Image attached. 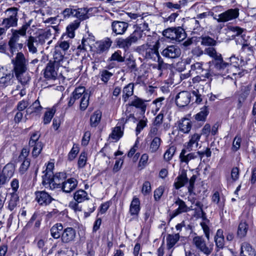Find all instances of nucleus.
Wrapping results in <instances>:
<instances>
[{
    "instance_id": "3c124183",
    "label": "nucleus",
    "mask_w": 256,
    "mask_h": 256,
    "mask_svg": "<svg viewBox=\"0 0 256 256\" xmlns=\"http://www.w3.org/2000/svg\"><path fill=\"white\" fill-rule=\"evenodd\" d=\"M176 151V148L174 146L170 147L165 152L164 155V160L168 162L172 160Z\"/></svg>"
},
{
    "instance_id": "f03ea898",
    "label": "nucleus",
    "mask_w": 256,
    "mask_h": 256,
    "mask_svg": "<svg viewBox=\"0 0 256 256\" xmlns=\"http://www.w3.org/2000/svg\"><path fill=\"white\" fill-rule=\"evenodd\" d=\"M48 38V34L43 33L36 36H30L26 40L28 52L32 54L38 52V48L42 46Z\"/></svg>"
},
{
    "instance_id": "e2e57ef3",
    "label": "nucleus",
    "mask_w": 256,
    "mask_h": 256,
    "mask_svg": "<svg viewBox=\"0 0 256 256\" xmlns=\"http://www.w3.org/2000/svg\"><path fill=\"white\" fill-rule=\"evenodd\" d=\"M147 123V119L146 118L141 120H140V122L137 124V126L136 128V134L138 136L141 130H142L144 127L146 126Z\"/></svg>"
},
{
    "instance_id": "bf43d9fd",
    "label": "nucleus",
    "mask_w": 256,
    "mask_h": 256,
    "mask_svg": "<svg viewBox=\"0 0 256 256\" xmlns=\"http://www.w3.org/2000/svg\"><path fill=\"white\" fill-rule=\"evenodd\" d=\"M110 60L123 62L124 61V57L122 56V52L120 50H117L112 55Z\"/></svg>"
},
{
    "instance_id": "338daca9",
    "label": "nucleus",
    "mask_w": 256,
    "mask_h": 256,
    "mask_svg": "<svg viewBox=\"0 0 256 256\" xmlns=\"http://www.w3.org/2000/svg\"><path fill=\"white\" fill-rule=\"evenodd\" d=\"M196 152L197 153V158H198L199 157L200 160L204 156L209 158L211 156L212 154L210 149L208 148H206V149L204 151H198Z\"/></svg>"
},
{
    "instance_id": "5701e85b",
    "label": "nucleus",
    "mask_w": 256,
    "mask_h": 256,
    "mask_svg": "<svg viewBox=\"0 0 256 256\" xmlns=\"http://www.w3.org/2000/svg\"><path fill=\"white\" fill-rule=\"evenodd\" d=\"M251 90V86L248 85L243 86L242 88V93L240 94L238 98V108H240L242 104L248 98Z\"/></svg>"
},
{
    "instance_id": "f8f14e48",
    "label": "nucleus",
    "mask_w": 256,
    "mask_h": 256,
    "mask_svg": "<svg viewBox=\"0 0 256 256\" xmlns=\"http://www.w3.org/2000/svg\"><path fill=\"white\" fill-rule=\"evenodd\" d=\"M57 68L54 63L50 61L44 69V77L48 80H56L58 76L57 71L56 70Z\"/></svg>"
},
{
    "instance_id": "f704fd0d",
    "label": "nucleus",
    "mask_w": 256,
    "mask_h": 256,
    "mask_svg": "<svg viewBox=\"0 0 256 256\" xmlns=\"http://www.w3.org/2000/svg\"><path fill=\"white\" fill-rule=\"evenodd\" d=\"M102 118V112L100 110L95 111L90 118V125L92 127H96L100 124Z\"/></svg>"
},
{
    "instance_id": "a18cd8bd",
    "label": "nucleus",
    "mask_w": 256,
    "mask_h": 256,
    "mask_svg": "<svg viewBox=\"0 0 256 256\" xmlns=\"http://www.w3.org/2000/svg\"><path fill=\"white\" fill-rule=\"evenodd\" d=\"M10 197L8 202V208L10 210H12L16 207L19 196L16 192H12L10 194Z\"/></svg>"
},
{
    "instance_id": "412c9836",
    "label": "nucleus",
    "mask_w": 256,
    "mask_h": 256,
    "mask_svg": "<svg viewBox=\"0 0 256 256\" xmlns=\"http://www.w3.org/2000/svg\"><path fill=\"white\" fill-rule=\"evenodd\" d=\"M179 158L181 162L188 164L190 160L198 158L197 153L196 152L187 153L186 149H182L180 153Z\"/></svg>"
},
{
    "instance_id": "4d7b16f0",
    "label": "nucleus",
    "mask_w": 256,
    "mask_h": 256,
    "mask_svg": "<svg viewBox=\"0 0 256 256\" xmlns=\"http://www.w3.org/2000/svg\"><path fill=\"white\" fill-rule=\"evenodd\" d=\"M8 46H10V50L12 53L18 50V49H22V44H19L18 42L9 40Z\"/></svg>"
},
{
    "instance_id": "c9c22d12",
    "label": "nucleus",
    "mask_w": 256,
    "mask_h": 256,
    "mask_svg": "<svg viewBox=\"0 0 256 256\" xmlns=\"http://www.w3.org/2000/svg\"><path fill=\"white\" fill-rule=\"evenodd\" d=\"M174 34L175 36H174L173 40L180 42L186 38V32L182 27L178 26L174 28Z\"/></svg>"
},
{
    "instance_id": "49530a36",
    "label": "nucleus",
    "mask_w": 256,
    "mask_h": 256,
    "mask_svg": "<svg viewBox=\"0 0 256 256\" xmlns=\"http://www.w3.org/2000/svg\"><path fill=\"white\" fill-rule=\"evenodd\" d=\"M161 142L162 140L159 137H154L153 138L150 144V152L152 153L156 152L158 150Z\"/></svg>"
},
{
    "instance_id": "774afa93",
    "label": "nucleus",
    "mask_w": 256,
    "mask_h": 256,
    "mask_svg": "<svg viewBox=\"0 0 256 256\" xmlns=\"http://www.w3.org/2000/svg\"><path fill=\"white\" fill-rule=\"evenodd\" d=\"M164 191V188L160 186L156 188L154 192V198L156 201L160 200Z\"/></svg>"
},
{
    "instance_id": "79ce46f5",
    "label": "nucleus",
    "mask_w": 256,
    "mask_h": 256,
    "mask_svg": "<svg viewBox=\"0 0 256 256\" xmlns=\"http://www.w3.org/2000/svg\"><path fill=\"white\" fill-rule=\"evenodd\" d=\"M208 113L207 106H204L200 108V111L194 116V118L197 121L205 122Z\"/></svg>"
},
{
    "instance_id": "dca6fc26",
    "label": "nucleus",
    "mask_w": 256,
    "mask_h": 256,
    "mask_svg": "<svg viewBox=\"0 0 256 256\" xmlns=\"http://www.w3.org/2000/svg\"><path fill=\"white\" fill-rule=\"evenodd\" d=\"M76 235V230L72 228H65L62 234L61 240L64 243H68L74 240Z\"/></svg>"
},
{
    "instance_id": "6e6552de",
    "label": "nucleus",
    "mask_w": 256,
    "mask_h": 256,
    "mask_svg": "<svg viewBox=\"0 0 256 256\" xmlns=\"http://www.w3.org/2000/svg\"><path fill=\"white\" fill-rule=\"evenodd\" d=\"M146 48L145 58L146 59L156 61L158 58L160 42L157 40L153 45L146 44Z\"/></svg>"
},
{
    "instance_id": "603ef678",
    "label": "nucleus",
    "mask_w": 256,
    "mask_h": 256,
    "mask_svg": "<svg viewBox=\"0 0 256 256\" xmlns=\"http://www.w3.org/2000/svg\"><path fill=\"white\" fill-rule=\"evenodd\" d=\"M204 54L212 58L213 60L221 56V54L216 52V50L213 46L206 48L204 50Z\"/></svg>"
},
{
    "instance_id": "2f4dec72",
    "label": "nucleus",
    "mask_w": 256,
    "mask_h": 256,
    "mask_svg": "<svg viewBox=\"0 0 256 256\" xmlns=\"http://www.w3.org/2000/svg\"><path fill=\"white\" fill-rule=\"evenodd\" d=\"M200 138V135L198 134H194L192 136L188 142L186 149L188 151L192 150L194 148H196L198 146V142Z\"/></svg>"
},
{
    "instance_id": "c85d7f7f",
    "label": "nucleus",
    "mask_w": 256,
    "mask_h": 256,
    "mask_svg": "<svg viewBox=\"0 0 256 256\" xmlns=\"http://www.w3.org/2000/svg\"><path fill=\"white\" fill-rule=\"evenodd\" d=\"M134 84L130 83L126 86L122 90V98L124 102H126L128 98L134 94Z\"/></svg>"
},
{
    "instance_id": "ea45409f",
    "label": "nucleus",
    "mask_w": 256,
    "mask_h": 256,
    "mask_svg": "<svg viewBox=\"0 0 256 256\" xmlns=\"http://www.w3.org/2000/svg\"><path fill=\"white\" fill-rule=\"evenodd\" d=\"M14 172V167L12 164H6L2 169V173L9 180L13 176Z\"/></svg>"
},
{
    "instance_id": "39448f33",
    "label": "nucleus",
    "mask_w": 256,
    "mask_h": 256,
    "mask_svg": "<svg viewBox=\"0 0 256 256\" xmlns=\"http://www.w3.org/2000/svg\"><path fill=\"white\" fill-rule=\"evenodd\" d=\"M40 134L38 132L33 133L29 141V146L32 148V154L33 156L37 157L41 152L43 148L42 143L39 140Z\"/></svg>"
},
{
    "instance_id": "6ab92c4d",
    "label": "nucleus",
    "mask_w": 256,
    "mask_h": 256,
    "mask_svg": "<svg viewBox=\"0 0 256 256\" xmlns=\"http://www.w3.org/2000/svg\"><path fill=\"white\" fill-rule=\"evenodd\" d=\"M178 130L184 134H188L192 128V124L191 120L186 118H181L178 122Z\"/></svg>"
},
{
    "instance_id": "72a5a7b5",
    "label": "nucleus",
    "mask_w": 256,
    "mask_h": 256,
    "mask_svg": "<svg viewBox=\"0 0 256 256\" xmlns=\"http://www.w3.org/2000/svg\"><path fill=\"white\" fill-rule=\"evenodd\" d=\"M212 76L210 70H208V72L204 74L202 76H198L194 77L192 78L193 83H198L199 84H197L196 86L200 88V86H202L204 84H207L206 82V78H208Z\"/></svg>"
},
{
    "instance_id": "bb28decb",
    "label": "nucleus",
    "mask_w": 256,
    "mask_h": 256,
    "mask_svg": "<svg viewBox=\"0 0 256 256\" xmlns=\"http://www.w3.org/2000/svg\"><path fill=\"white\" fill-rule=\"evenodd\" d=\"M214 242H216L217 251L220 249L223 248L224 245V240L223 235V231L221 229H219L217 230L214 236Z\"/></svg>"
},
{
    "instance_id": "9d476101",
    "label": "nucleus",
    "mask_w": 256,
    "mask_h": 256,
    "mask_svg": "<svg viewBox=\"0 0 256 256\" xmlns=\"http://www.w3.org/2000/svg\"><path fill=\"white\" fill-rule=\"evenodd\" d=\"M174 204L178 206V208L173 212L171 216L172 218L182 213L194 210L192 206H187L186 202L179 198H178Z\"/></svg>"
},
{
    "instance_id": "4c0bfd02",
    "label": "nucleus",
    "mask_w": 256,
    "mask_h": 256,
    "mask_svg": "<svg viewBox=\"0 0 256 256\" xmlns=\"http://www.w3.org/2000/svg\"><path fill=\"white\" fill-rule=\"evenodd\" d=\"M123 130L124 128H122L120 126H116L113 128L111 134L110 135V138L116 141L118 140L123 136Z\"/></svg>"
},
{
    "instance_id": "a211bd4d",
    "label": "nucleus",
    "mask_w": 256,
    "mask_h": 256,
    "mask_svg": "<svg viewBox=\"0 0 256 256\" xmlns=\"http://www.w3.org/2000/svg\"><path fill=\"white\" fill-rule=\"evenodd\" d=\"M66 174L63 172H58L54 175L50 183L52 186L51 189L61 188L62 182H64L63 180L66 179Z\"/></svg>"
},
{
    "instance_id": "13d9d810",
    "label": "nucleus",
    "mask_w": 256,
    "mask_h": 256,
    "mask_svg": "<svg viewBox=\"0 0 256 256\" xmlns=\"http://www.w3.org/2000/svg\"><path fill=\"white\" fill-rule=\"evenodd\" d=\"M100 79L105 84H106L110 77L113 75L112 73L107 70H102L100 72Z\"/></svg>"
},
{
    "instance_id": "37998d69",
    "label": "nucleus",
    "mask_w": 256,
    "mask_h": 256,
    "mask_svg": "<svg viewBox=\"0 0 256 256\" xmlns=\"http://www.w3.org/2000/svg\"><path fill=\"white\" fill-rule=\"evenodd\" d=\"M248 226L246 222L242 221L238 226V236L242 238L244 237L248 232Z\"/></svg>"
},
{
    "instance_id": "7c9ffc66",
    "label": "nucleus",
    "mask_w": 256,
    "mask_h": 256,
    "mask_svg": "<svg viewBox=\"0 0 256 256\" xmlns=\"http://www.w3.org/2000/svg\"><path fill=\"white\" fill-rule=\"evenodd\" d=\"M88 10L86 8H74V16L78 18L79 20H84L88 18Z\"/></svg>"
},
{
    "instance_id": "f257e3e1",
    "label": "nucleus",
    "mask_w": 256,
    "mask_h": 256,
    "mask_svg": "<svg viewBox=\"0 0 256 256\" xmlns=\"http://www.w3.org/2000/svg\"><path fill=\"white\" fill-rule=\"evenodd\" d=\"M12 62L14 65V70L17 79L22 85L27 84L30 80V77L23 76L27 70V61L24 54L21 52H18L16 58L12 60Z\"/></svg>"
},
{
    "instance_id": "8fccbe9b",
    "label": "nucleus",
    "mask_w": 256,
    "mask_h": 256,
    "mask_svg": "<svg viewBox=\"0 0 256 256\" xmlns=\"http://www.w3.org/2000/svg\"><path fill=\"white\" fill-rule=\"evenodd\" d=\"M80 24V21L76 20L67 26L66 30L68 33L69 37L73 38L74 36V31L79 27Z\"/></svg>"
},
{
    "instance_id": "e433bc0d",
    "label": "nucleus",
    "mask_w": 256,
    "mask_h": 256,
    "mask_svg": "<svg viewBox=\"0 0 256 256\" xmlns=\"http://www.w3.org/2000/svg\"><path fill=\"white\" fill-rule=\"evenodd\" d=\"M180 239L178 234H168L166 237V246L168 249L172 248Z\"/></svg>"
},
{
    "instance_id": "c756f323",
    "label": "nucleus",
    "mask_w": 256,
    "mask_h": 256,
    "mask_svg": "<svg viewBox=\"0 0 256 256\" xmlns=\"http://www.w3.org/2000/svg\"><path fill=\"white\" fill-rule=\"evenodd\" d=\"M116 44L120 48H122L125 52H126L129 50L133 42L129 36H128L126 38L118 39L116 42Z\"/></svg>"
},
{
    "instance_id": "58836bf2",
    "label": "nucleus",
    "mask_w": 256,
    "mask_h": 256,
    "mask_svg": "<svg viewBox=\"0 0 256 256\" xmlns=\"http://www.w3.org/2000/svg\"><path fill=\"white\" fill-rule=\"evenodd\" d=\"M112 42L110 38L100 42L98 46L97 50L99 53H102L108 50L112 45Z\"/></svg>"
},
{
    "instance_id": "69168bd1",
    "label": "nucleus",
    "mask_w": 256,
    "mask_h": 256,
    "mask_svg": "<svg viewBox=\"0 0 256 256\" xmlns=\"http://www.w3.org/2000/svg\"><path fill=\"white\" fill-rule=\"evenodd\" d=\"M197 178V176L196 175H193L189 180H188V192L190 193H192L194 191V183L196 182V179Z\"/></svg>"
},
{
    "instance_id": "4be33fe9",
    "label": "nucleus",
    "mask_w": 256,
    "mask_h": 256,
    "mask_svg": "<svg viewBox=\"0 0 256 256\" xmlns=\"http://www.w3.org/2000/svg\"><path fill=\"white\" fill-rule=\"evenodd\" d=\"M188 182V178H187L186 171L182 170L176 179L174 183V187L176 189L178 190L184 186Z\"/></svg>"
},
{
    "instance_id": "4468645a",
    "label": "nucleus",
    "mask_w": 256,
    "mask_h": 256,
    "mask_svg": "<svg viewBox=\"0 0 256 256\" xmlns=\"http://www.w3.org/2000/svg\"><path fill=\"white\" fill-rule=\"evenodd\" d=\"M128 26V24L122 21H114L112 23V32L116 35L123 34Z\"/></svg>"
},
{
    "instance_id": "20e7f679",
    "label": "nucleus",
    "mask_w": 256,
    "mask_h": 256,
    "mask_svg": "<svg viewBox=\"0 0 256 256\" xmlns=\"http://www.w3.org/2000/svg\"><path fill=\"white\" fill-rule=\"evenodd\" d=\"M192 243L198 251L206 256L210 254L212 252L213 246H207L206 240L202 236H196L194 237Z\"/></svg>"
},
{
    "instance_id": "09e8293b",
    "label": "nucleus",
    "mask_w": 256,
    "mask_h": 256,
    "mask_svg": "<svg viewBox=\"0 0 256 256\" xmlns=\"http://www.w3.org/2000/svg\"><path fill=\"white\" fill-rule=\"evenodd\" d=\"M90 97V95L88 92L84 94L82 97L80 106L81 110H84L88 108L89 104Z\"/></svg>"
},
{
    "instance_id": "0eeeda50",
    "label": "nucleus",
    "mask_w": 256,
    "mask_h": 256,
    "mask_svg": "<svg viewBox=\"0 0 256 256\" xmlns=\"http://www.w3.org/2000/svg\"><path fill=\"white\" fill-rule=\"evenodd\" d=\"M191 94L188 91H182L177 94L176 96L175 102L176 104L183 108L188 106L191 101Z\"/></svg>"
},
{
    "instance_id": "7ed1b4c3",
    "label": "nucleus",
    "mask_w": 256,
    "mask_h": 256,
    "mask_svg": "<svg viewBox=\"0 0 256 256\" xmlns=\"http://www.w3.org/2000/svg\"><path fill=\"white\" fill-rule=\"evenodd\" d=\"M5 14L6 18L3 19L2 24L6 30L10 27L16 26L18 22V8L15 7L8 8L5 11Z\"/></svg>"
},
{
    "instance_id": "680f3d73",
    "label": "nucleus",
    "mask_w": 256,
    "mask_h": 256,
    "mask_svg": "<svg viewBox=\"0 0 256 256\" xmlns=\"http://www.w3.org/2000/svg\"><path fill=\"white\" fill-rule=\"evenodd\" d=\"M30 165V159H26L22 161L21 164L19 171L21 174H24Z\"/></svg>"
},
{
    "instance_id": "f3484780",
    "label": "nucleus",
    "mask_w": 256,
    "mask_h": 256,
    "mask_svg": "<svg viewBox=\"0 0 256 256\" xmlns=\"http://www.w3.org/2000/svg\"><path fill=\"white\" fill-rule=\"evenodd\" d=\"M64 53L62 52L58 49V47H55V50L54 54V62H52L54 63L56 67H66L65 62L66 60L64 58Z\"/></svg>"
},
{
    "instance_id": "a878e982",
    "label": "nucleus",
    "mask_w": 256,
    "mask_h": 256,
    "mask_svg": "<svg viewBox=\"0 0 256 256\" xmlns=\"http://www.w3.org/2000/svg\"><path fill=\"white\" fill-rule=\"evenodd\" d=\"M209 64L210 66L211 64H214V68L218 70L224 69L228 65V62H226L223 60L222 55L220 57L218 56L210 62ZM209 70H210V69Z\"/></svg>"
},
{
    "instance_id": "6e6d98bb",
    "label": "nucleus",
    "mask_w": 256,
    "mask_h": 256,
    "mask_svg": "<svg viewBox=\"0 0 256 256\" xmlns=\"http://www.w3.org/2000/svg\"><path fill=\"white\" fill-rule=\"evenodd\" d=\"M85 92V88L84 86H78L75 88L72 92V95L75 98V99H78L82 98Z\"/></svg>"
},
{
    "instance_id": "2eb2a0df",
    "label": "nucleus",
    "mask_w": 256,
    "mask_h": 256,
    "mask_svg": "<svg viewBox=\"0 0 256 256\" xmlns=\"http://www.w3.org/2000/svg\"><path fill=\"white\" fill-rule=\"evenodd\" d=\"M146 101L142 99L135 96L133 98L128 102V106H134L136 108L140 110L141 112L144 114L146 108V105L145 104Z\"/></svg>"
},
{
    "instance_id": "9b49d317",
    "label": "nucleus",
    "mask_w": 256,
    "mask_h": 256,
    "mask_svg": "<svg viewBox=\"0 0 256 256\" xmlns=\"http://www.w3.org/2000/svg\"><path fill=\"white\" fill-rule=\"evenodd\" d=\"M180 49L176 46H170L164 48L162 52V54L169 58H175L180 56Z\"/></svg>"
},
{
    "instance_id": "393cba45",
    "label": "nucleus",
    "mask_w": 256,
    "mask_h": 256,
    "mask_svg": "<svg viewBox=\"0 0 256 256\" xmlns=\"http://www.w3.org/2000/svg\"><path fill=\"white\" fill-rule=\"evenodd\" d=\"M240 256H256L254 250L252 246L246 242H243L241 245Z\"/></svg>"
},
{
    "instance_id": "1a4fd4ad",
    "label": "nucleus",
    "mask_w": 256,
    "mask_h": 256,
    "mask_svg": "<svg viewBox=\"0 0 256 256\" xmlns=\"http://www.w3.org/2000/svg\"><path fill=\"white\" fill-rule=\"evenodd\" d=\"M14 74L3 67L0 68V85L6 88L13 83Z\"/></svg>"
},
{
    "instance_id": "de8ad7c7",
    "label": "nucleus",
    "mask_w": 256,
    "mask_h": 256,
    "mask_svg": "<svg viewBox=\"0 0 256 256\" xmlns=\"http://www.w3.org/2000/svg\"><path fill=\"white\" fill-rule=\"evenodd\" d=\"M201 40L200 44L202 46H213L216 44V42L209 36H202L200 37Z\"/></svg>"
},
{
    "instance_id": "0e129e2a",
    "label": "nucleus",
    "mask_w": 256,
    "mask_h": 256,
    "mask_svg": "<svg viewBox=\"0 0 256 256\" xmlns=\"http://www.w3.org/2000/svg\"><path fill=\"white\" fill-rule=\"evenodd\" d=\"M202 63L196 62L191 65V70L196 71V74H200L203 71Z\"/></svg>"
},
{
    "instance_id": "473e14b6",
    "label": "nucleus",
    "mask_w": 256,
    "mask_h": 256,
    "mask_svg": "<svg viewBox=\"0 0 256 256\" xmlns=\"http://www.w3.org/2000/svg\"><path fill=\"white\" fill-rule=\"evenodd\" d=\"M63 226L61 224H56L50 228L52 236L55 239H58L62 236Z\"/></svg>"
},
{
    "instance_id": "052dcab7",
    "label": "nucleus",
    "mask_w": 256,
    "mask_h": 256,
    "mask_svg": "<svg viewBox=\"0 0 256 256\" xmlns=\"http://www.w3.org/2000/svg\"><path fill=\"white\" fill-rule=\"evenodd\" d=\"M174 28L172 27L168 28L163 31L162 34L166 38L173 40L174 36H175L174 34Z\"/></svg>"
},
{
    "instance_id": "aec40b11",
    "label": "nucleus",
    "mask_w": 256,
    "mask_h": 256,
    "mask_svg": "<svg viewBox=\"0 0 256 256\" xmlns=\"http://www.w3.org/2000/svg\"><path fill=\"white\" fill-rule=\"evenodd\" d=\"M77 185V180L74 178H70L62 182L61 188L64 192L68 193L74 190Z\"/></svg>"
},
{
    "instance_id": "423d86ee",
    "label": "nucleus",
    "mask_w": 256,
    "mask_h": 256,
    "mask_svg": "<svg viewBox=\"0 0 256 256\" xmlns=\"http://www.w3.org/2000/svg\"><path fill=\"white\" fill-rule=\"evenodd\" d=\"M239 10L230 8L218 15V22H224L236 19L238 17Z\"/></svg>"
},
{
    "instance_id": "5fc2aeb1",
    "label": "nucleus",
    "mask_w": 256,
    "mask_h": 256,
    "mask_svg": "<svg viewBox=\"0 0 256 256\" xmlns=\"http://www.w3.org/2000/svg\"><path fill=\"white\" fill-rule=\"evenodd\" d=\"M42 108L40 105L39 100H37L34 102H33L32 105H31L28 108V110H26V112L28 113V110H31V111L30 112V113L34 112H38L42 110Z\"/></svg>"
},
{
    "instance_id": "a19ab883",
    "label": "nucleus",
    "mask_w": 256,
    "mask_h": 256,
    "mask_svg": "<svg viewBox=\"0 0 256 256\" xmlns=\"http://www.w3.org/2000/svg\"><path fill=\"white\" fill-rule=\"evenodd\" d=\"M146 36L145 32H142L140 30H138L136 28L134 32L128 36L133 42L136 43L138 40H140L144 37Z\"/></svg>"
},
{
    "instance_id": "c03bdc74",
    "label": "nucleus",
    "mask_w": 256,
    "mask_h": 256,
    "mask_svg": "<svg viewBox=\"0 0 256 256\" xmlns=\"http://www.w3.org/2000/svg\"><path fill=\"white\" fill-rule=\"evenodd\" d=\"M74 199L78 202H82L88 200V194L86 191L82 190H77L74 194Z\"/></svg>"
},
{
    "instance_id": "ddd939ff",
    "label": "nucleus",
    "mask_w": 256,
    "mask_h": 256,
    "mask_svg": "<svg viewBox=\"0 0 256 256\" xmlns=\"http://www.w3.org/2000/svg\"><path fill=\"white\" fill-rule=\"evenodd\" d=\"M36 200L40 205L47 206L49 204L54 198L44 191L36 192Z\"/></svg>"
},
{
    "instance_id": "cd10ccee",
    "label": "nucleus",
    "mask_w": 256,
    "mask_h": 256,
    "mask_svg": "<svg viewBox=\"0 0 256 256\" xmlns=\"http://www.w3.org/2000/svg\"><path fill=\"white\" fill-rule=\"evenodd\" d=\"M191 202L192 204H195L196 206L198 207V208H193L195 210H192L195 211L196 215L199 218H202L203 220L208 222V220L206 218V214L203 210V204L198 200L195 202V200L194 199L193 201L191 200Z\"/></svg>"
},
{
    "instance_id": "864d4df0",
    "label": "nucleus",
    "mask_w": 256,
    "mask_h": 256,
    "mask_svg": "<svg viewBox=\"0 0 256 256\" xmlns=\"http://www.w3.org/2000/svg\"><path fill=\"white\" fill-rule=\"evenodd\" d=\"M54 174L48 173V172H46L45 174L42 176V184L46 188H47V185L50 187V188L51 189L52 187L51 184V182L52 180V178Z\"/></svg>"
},
{
    "instance_id": "b1692460",
    "label": "nucleus",
    "mask_w": 256,
    "mask_h": 256,
    "mask_svg": "<svg viewBox=\"0 0 256 256\" xmlns=\"http://www.w3.org/2000/svg\"><path fill=\"white\" fill-rule=\"evenodd\" d=\"M140 210V202L138 198L134 197L130 206L129 212L132 216H138Z\"/></svg>"
}]
</instances>
